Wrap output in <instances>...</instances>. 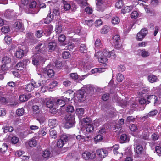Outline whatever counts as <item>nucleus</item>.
Wrapping results in <instances>:
<instances>
[{"label":"nucleus","mask_w":161,"mask_h":161,"mask_svg":"<svg viewBox=\"0 0 161 161\" xmlns=\"http://www.w3.org/2000/svg\"><path fill=\"white\" fill-rule=\"evenodd\" d=\"M45 50L44 45L39 43L34 49L35 54L32 57V64L36 66L42 65L45 61V59L40 53H42Z\"/></svg>","instance_id":"f257e3e1"},{"label":"nucleus","mask_w":161,"mask_h":161,"mask_svg":"<svg viewBox=\"0 0 161 161\" xmlns=\"http://www.w3.org/2000/svg\"><path fill=\"white\" fill-rule=\"evenodd\" d=\"M65 118V121L64 127L66 129H69L74 127L75 123V114H72L66 115Z\"/></svg>","instance_id":"f03ea898"},{"label":"nucleus","mask_w":161,"mask_h":161,"mask_svg":"<svg viewBox=\"0 0 161 161\" xmlns=\"http://www.w3.org/2000/svg\"><path fill=\"white\" fill-rule=\"evenodd\" d=\"M103 55L98 59L99 62L103 63L104 66L106 65V63L108 62L107 58L111 56L110 51L108 50L104 49L103 51Z\"/></svg>","instance_id":"7ed1b4c3"},{"label":"nucleus","mask_w":161,"mask_h":161,"mask_svg":"<svg viewBox=\"0 0 161 161\" xmlns=\"http://www.w3.org/2000/svg\"><path fill=\"white\" fill-rule=\"evenodd\" d=\"M41 86V83L39 82L37 83L36 82L33 81L32 80L31 83L25 86V88L27 91L30 92L34 90L35 88L39 87Z\"/></svg>","instance_id":"20e7f679"},{"label":"nucleus","mask_w":161,"mask_h":161,"mask_svg":"<svg viewBox=\"0 0 161 161\" xmlns=\"http://www.w3.org/2000/svg\"><path fill=\"white\" fill-rule=\"evenodd\" d=\"M51 64H48L46 67L43 68L42 71L45 74H47V75L50 78L52 77L54 75V71L52 69Z\"/></svg>","instance_id":"39448f33"},{"label":"nucleus","mask_w":161,"mask_h":161,"mask_svg":"<svg viewBox=\"0 0 161 161\" xmlns=\"http://www.w3.org/2000/svg\"><path fill=\"white\" fill-rule=\"evenodd\" d=\"M96 156V153L93 152H90L86 151L84 152L82 155L83 158L86 160L93 159L95 158Z\"/></svg>","instance_id":"423d86ee"},{"label":"nucleus","mask_w":161,"mask_h":161,"mask_svg":"<svg viewBox=\"0 0 161 161\" xmlns=\"http://www.w3.org/2000/svg\"><path fill=\"white\" fill-rule=\"evenodd\" d=\"M147 33V30L146 28H144L142 29L137 34L136 37L137 40L141 41L145 37Z\"/></svg>","instance_id":"0eeeda50"},{"label":"nucleus","mask_w":161,"mask_h":161,"mask_svg":"<svg viewBox=\"0 0 161 161\" xmlns=\"http://www.w3.org/2000/svg\"><path fill=\"white\" fill-rule=\"evenodd\" d=\"M4 14L5 17L9 19L15 18L17 15L14 10L9 9L6 10Z\"/></svg>","instance_id":"6e6552de"},{"label":"nucleus","mask_w":161,"mask_h":161,"mask_svg":"<svg viewBox=\"0 0 161 161\" xmlns=\"http://www.w3.org/2000/svg\"><path fill=\"white\" fill-rule=\"evenodd\" d=\"M96 153L98 156L102 158H104L108 155V151L104 149H100L97 150Z\"/></svg>","instance_id":"1a4fd4ad"},{"label":"nucleus","mask_w":161,"mask_h":161,"mask_svg":"<svg viewBox=\"0 0 161 161\" xmlns=\"http://www.w3.org/2000/svg\"><path fill=\"white\" fill-rule=\"evenodd\" d=\"M103 2L99 1H96V9L98 11L103 12L104 10V6Z\"/></svg>","instance_id":"9d476101"},{"label":"nucleus","mask_w":161,"mask_h":161,"mask_svg":"<svg viewBox=\"0 0 161 161\" xmlns=\"http://www.w3.org/2000/svg\"><path fill=\"white\" fill-rule=\"evenodd\" d=\"M48 124L49 126L53 128L58 125V121L55 119H50L48 120Z\"/></svg>","instance_id":"9b49d317"},{"label":"nucleus","mask_w":161,"mask_h":161,"mask_svg":"<svg viewBox=\"0 0 161 161\" xmlns=\"http://www.w3.org/2000/svg\"><path fill=\"white\" fill-rule=\"evenodd\" d=\"M130 130L132 132H131V134L134 136H136L137 135V127L136 125L134 124H132L130 126Z\"/></svg>","instance_id":"f8f14e48"},{"label":"nucleus","mask_w":161,"mask_h":161,"mask_svg":"<svg viewBox=\"0 0 161 161\" xmlns=\"http://www.w3.org/2000/svg\"><path fill=\"white\" fill-rule=\"evenodd\" d=\"M85 91L84 89H81L79 90L77 93V96L78 99L81 101L83 100Z\"/></svg>","instance_id":"ddd939ff"},{"label":"nucleus","mask_w":161,"mask_h":161,"mask_svg":"<svg viewBox=\"0 0 161 161\" xmlns=\"http://www.w3.org/2000/svg\"><path fill=\"white\" fill-rule=\"evenodd\" d=\"M147 104H149L150 102V100L154 101V103L155 104L158 100V97L154 95H149L147 97Z\"/></svg>","instance_id":"4468645a"},{"label":"nucleus","mask_w":161,"mask_h":161,"mask_svg":"<svg viewBox=\"0 0 161 161\" xmlns=\"http://www.w3.org/2000/svg\"><path fill=\"white\" fill-rule=\"evenodd\" d=\"M14 26L16 29L23 30L24 29V26L22 22L19 20L16 21L14 24Z\"/></svg>","instance_id":"2eb2a0df"},{"label":"nucleus","mask_w":161,"mask_h":161,"mask_svg":"<svg viewBox=\"0 0 161 161\" xmlns=\"http://www.w3.org/2000/svg\"><path fill=\"white\" fill-rule=\"evenodd\" d=\"M147 79L149 81L152 83L156 82L158 80L157 76L153 74L149 75Z\"/></svg>","instance_id":"dca6fc26"},{"label":"nucleus","mask_w":161,"mask_h":161,"mask_svg":"<svg viewBox=\"0 0 161 161\" xmlns=\"http://www.w3.org/2000/svg\"><path fill=\"white\" fill-rule=\"evenodd\" d=\"M27 143L29 146L31 147H34L37 144V142L36 140L34 138L30 139Z\"/></svg>","instance_id":"f3484780"},{"label":"nucleus","mask_w":161,"mask_h":161,"mask_svg":"<svg viewBox=\"0 0 161 161\" xmlns=\"http://www.w3.org/2000/svg\"><path fill=\"white\" fill-rule=\"evenodd\" d=\"M42 156L45 158H50L52 156V154L48 150H45L42 152Z\"/></svg>","instance_id":"a211bd4d"},{"label":"nucleus","mask_w":161,"mask_h":161,"mask_svg":"<svg viewBox=\"0 0 161 161\" xmlns=\"http://www.w3.org/2000/svg\"><path fill=\"white\" fill-rule=\"evenodd\" d=\"M57 43L56 42H49L48 44L49 52H51L52 51H53L55 49Z\"/></svg>","instance_id":"6ab92c4d"},{"label":"nucleus","mask_w":161,"mask_h":161,"mask_svg":"<svg viewBox=\"0 0 161 161\" xmlns=\"http://www.w3.org/2000/svg\"><path fill=\"white\" fill-rule=\"evenodd\" d=\"M53 26L52 25H49L45 28L44 34H47L46 36L49 35L52 31Z\"/></svg>","instance_id":"aec40b11"},{"label":"nucleus","mask_w":161,"mask_h":161,"mask_svg":"<svg viewBox=\"0 0 161 161\" xmlns=\"http://www.w3.org/2000/svg\"><path fill=\"white\" fill-rule=\"evenodd\" d=\"M24 51L21 49L17 50L15 53L16 57L19 58H22L24 56Z\"/></svg>","instance_id":"412c9836"},{"label":"nucleus","mask_w":161,"mask_h":161,"mask_svg":"<svg viewBox=\"0 0 161 161\" xmlns=\"http://www.w3.org/2000/svg\"><path fill=\"white\" fill-rule=\"evenodd\" d=\"M26 38L27 39L31 42H34L36 40L33 34L31 33H28L26 34Z\"/></svg>","instance_id":"4be33fe9"},{"label":"nucleus","mask_w":161,"mask_h":161,"mask_svg":"<svg viewBox=\"0 0 161 161\" xmlns=\"http://www.w3.org/2000/svg\"><path fill=\"white\" fill-rule=\"evenodd\" d=\"M31 97V95H22L19 97V100L21 102H25L27 101Z\"/></svg>","instance_id":"5701e85b"},{"label":"nucleus","mask_w":161,"mask_h":161,"mask_svg":"<svg viewBox=\"0 0 161 161\" xmlns=\"http://www.w3.org/2000/svg\"><path fill=\"white\" fill-rule=\"evenodd\" d=\"M137 145L136 148V153L138 154H142L144 152V150L143 147L141 145Z\"/></svg>","instance_id":"b1692460"},{"label":"nucleus","mask_w":161,"mask_h":161,"mask_svg":"<svg viewBox=\"0 0 161 161\" xmlns=\"http://www.w3.org/2000/svg\"><path fill=\"white\" fill-rule=\"evenodd\" d=\"M120 142L121 143L127 142L129 139L127 135L125 134H122L120 136Z\"/></svg>","instance_id":"393cba45"},{"label":"nucleus","mask_w":161,"mask_h":161,"mask_svg":"<svg viewBox=\"0 0 161 161\" xmlns=\"http://www.w3.org/2000/svg\"><path fill=\"white\" fill-rule=\"evenodd\" d=\"M11 58L7 56H5L3 57L2 59V62L3 64H6L10 63L11 62Z\"/></svg>","instance_id":"a878e982"},{"label":"nucleus","mask_w":161,"mask_h":161,"mask_svg":"<svg viewBox=\"0 0 161 161\" xmlns=\"http://www.w3.org/2000/svg\"><path fill=\"white\" fill-rule=\"evenodd\" d=\"M54 15H51L50 13L47 15V17L44 20V23L46 24H48L50 23L53 20Z\"/></svg>","instance_id":"bb28decb"},{"label":"nucleus","mask_w":161,"mask_h":161,"mask_svg":"<svg viewBox=\"0 0 161 161\" xmlns=\"http://www.w3.org/2000/svg\"><path fill=\"white\" fill-rule=\"evenodd\" d=\"M49 133L50 136L53 138L55 139L57 137V134L56 131L52 128L50 129Z\"/></svg>","instance_id":"cd10ccee"},{"label":"nucleus","mask_w":161,"mask_h":161,"mask_svg":"<svg viewBox=\"0 0 161 161\" xmlns=\"http://www.w3.org/2000/svg\"><path fill=\"white\" fill-rule=\"evenodd\" d=\"M110 27L107 25H104L101 29V33L103 34H106L110 30Z\"/></svg>","instance_id":"c85d7f7f"},{"label":"nucleus","mask_w":161,"mask_h":161,"mask_svg":"<svg viewBox=\"0 0 161 161\" xmlns=\"http://www.w3.org/2000/svg\"><path fill=\"white\" fill-rule=\"evenodd\" d=\"M94 129V127L91 124H88L86 126V131L88 133H91L92 132H93Z\"/></svg>","instance_id":"c756f323"},{"label":"nucleus","mask_w":161,"mask_h":161,"mask_svg":"<svg viewBox=\"0 0 161 161\" xmlns=\"http://www.w3.org/2000/svg\"><path fill=\"white\" fill-rule=\"evenodd\" d=\"M81 7L86 6L87 5V3L86 0H75Z\"/></svg>","instance_id":"7c9ffc66"},{"label":"nucleus","mask_w":161,"mask_h":161,"mask_svg":"<svg viewBox=\"0 0 161 161\" xmlns=\"http://www.w3.org/2000/svg\"><path fill=\"white\" fill-rule=\"evenodd\" d=\"M8 149V145L6 143H3L2 147L0 148V153L2 154L5 153Z\"/></svg>","instance_id":"2f4dec72"},{"label":"nucleus","mask_w":161,"mask_h":161,"mask_svg":"<svg viewBox=\"0 0 161 161\" xmlns=\"http://www.w3.org/2000/svg\"><path fill=\"white\" fill-rule=\"evenodd\" d=\"M79 48L80 51L81 53H86L87 52V49L85 44H81L80 45Z\"/></svg>","instance_id":"473e14b6"},{"label":"nucleus","mask_w":161,"mask_h":161,"mask_svg":"<svg viewBox=\"0 0 161 161\" xmlns=\"http://www.w3.org/2000/svg\"><path fill=\"white\" fill-rule=\"evenodd\" d=\"M65 104V101L64 99H58L56 102L57 105L58 106H60V107L64 106Z\"/></svg>","instance_id":"72a5a7b5"},{"label":"nucleus","mask_w":161,"mask_h":161,"mask_svg":"<svg viewBox=\"0 0 161 161\" xmlns=\"http://www.w3.org/2000/svg\"><path fill=\"white\" fill-rule=\"evenodd\" d=\"M140 51L141 52V55L142 57H147L150 55V53L148 51H146L145 49Z\"/></svg>","instance_id":"f704fd0d"},{"label":"nucleus","mask_w":161,"mask_h":161,"mask_svg":"<svg viewBox=\"0 0 161 161\" xmlns=\"http://www.w3.org/2000/svg\"><path fill=\"white\" fill-rule=\"evenodd\" d=\"M41 124L43 123L46 120L45 117L42 115H40L38 116L36 118Z\"/></svg>","instance_id":"c9c22d12"},{"label":"nucleus","mask_w":161,"mask_h":161,"mask_svg":"<svg viewBox=\"0 0 161 161\" xmlns=\"http://www.w3.org/2000/svg\"><path fill=\"white\" fill-rule=\"evenodd\" d=\"M60 140L62 141L64 144L66 143V142L69 140V137L67 136L66 135H62L61 136L60 139Z\"/></svg>","instance_id":"e433bc0d"},{"label":"nucleus","mask_w":161,"mask_h":161,"mask_svg":"<svg viewBox=\"0 0 161 161\" xmlns=\"http://www.w3.org/2000/svg\"><path fill=\"white\" fill-rule=\"evenodd\" d=\"M120 19L118 17L115 16L113 17L111 22L114 25L118 24L120 22Z\"/></svg>","instance_id":"4c0bfd02"},{"label":"nucleus","mask_w":161,"mask_h":161,"mask_svg":"<svg viewBox=\"0 0 161 161\" xmlns=\"http://www.w3.org/2000/svg\"><path fill=\"white\" fill-rule=\"evenodd\" d=\"M120 39V36L119 34H116L113 36V40L114 42H118Z\"/></svg>","instance_id":"58836bf2"},{"label":"nucleus","mask_w":161,"mask_h":161,"mask_svg":"<svg viewBox=\"0 0 161 161\" xmlns=\"http://www.w3.org/2000/svg\"><path fill=\"white\" fill-rule=\"evenodd\" d=\"M25 66L22 61L19 62L16 65V67L19 69V70H20L23 69Z\"/></svg>","instance_id":"ea45409f"},{"label":"nucleus","mask_w":161,"mask_h":161,"mask_svg":"<svg viewBox=\"0 0 161 161\" xmlns=\"http://www.w3.org/2000/svg\"><path fill=\"white\" fill-rule=\"evenodd\" d=\"M1 30L4 33H7L9 31L10 28L8 26L5 25L2 27Z\"/></svg>","instance_id":"a19ab883"},{"label":"nucleus","mask_w":161,"mask_h":161,"mask_svg":"<svg viewBox=\"0 0 161 161\" xmlns=\"http://www.w3.org/2000/svg\"><path fill=\"white\" fill-rule=\"evenodd\" d=\"M16 112L17 115L20 116L23 115L24 112V110L23 108H19L16 110Z\"/></svg>","instance_id":"79ce46f5"},{"label":"nucleus","mask_w":161,"mask_h":161,"mask_svg":"<svg viewBox=\"0 0 161 161\" xmlns=\"http://www.w3.org/2000/svg\"><path fill=\"white\" fill-rule=\"evenodd\" d=\"M84 110L83 108H80L77 109L76 110V113L79 116L82 115L84 113Z\"/></svg>","instance_id":"37998d69"},{"label":"nucleus","mask_w":161,"mask_h":161,"mask_svg":"<svg viewBox=\"0 0 161 161\" xmlns=\"http://www.w3.org/2000/svg\"><path fill=\"white\" fill-rule=\"evenodd\" d=\"M124 3L122 0H119L117 2L116 4V7L118 8H121L123 6Z\"/></svg>","instance_id":"c03bdc74"},{"label":"nucleus","mask_w":161,"mask_h":161,"mask_svg":"<svg viewBox=\"0 0 161 161\" xmlns=\"http://www.w3.org/2000/svg\"><path fill=\"white\" fill-rule=\"evenodd\" d=\"M53 102L50 100H47L46 102V105L47 107L49 108H52L53 106Z\"/></svg>","instance_id":"a18cd8bd"},{"label":"nucleus","mask_w":161,"mask_h":161,"mask_svg":"<svg viewBox=\"0 0 161 161\" xmlns=\"http://www.w3.org/2000/svg\"><path fill=\"white\" fill-rule=\"evenodd\" d=\"M66 110L67 112L72 113L74 111V108L72 105H69L67 107Z\"/></svg>","instance_id":"49530a36"},{"label":"nucleus","mask_w":161,"mask_h":161,"mask_svg":"<svg viewBox=\"0 0 161 161\" xmlns=\"http://www.w3.org/2000/svg\"><path fill=\"white\" fill-rule=\"evenodd\" d=\"M4 41L7 44L9 45L10 44L12 41V39L9 36H5Z\"/></svg>","instance_id":"de8ad7c7"},{"label":"nucleus","mask_w":161,"mask_h":161,"mask_svg":"<svg viewBox=\"0 0 161 161\" xmlns=\"http://www.w3.org/2000/svg\"><path fill=\"white\" fill-rule=\"evenodd\" d=\"M43 32L42 30H37L35 33V36L37 38H40L43 36Z\"/></svg>","instance_id":"09e8293b"},{"label":"nucleus","mask_w":161,"mask_h":161,"mask_svg":"<svg viewBox=\"0 0 161 161\" xmlns=\"http://www.w3.org/2000/svg\"><path fill=\"white\" fill-rule=\"evenodd\" d=\"M124 78V76L120 73H118L116 75V79L119 82H121Z\"/></svg>","instance_id":"8fccbe9b"},{"label":"nucleus","mask_w":161,"mask_h":161,"mask_svg":"<svg viewBox=\"0 0 161 161\" xmlns=\"http://www.w3.org/2000/svg\"><path fill=\"white\" fill-rule=\"evenodd\" d=\"M70 53L68 52L64 51L62 53V57L64 59H67L69 58Z\"/></svg>","instance_id":"3c124183"},{"label":"nucleus","mask_w":161,"mask_h":161,"mask_svg":"<svg viewBox=\"0 0 161 161\" xmlns=\"http://www.w3.org/2000/svg\"><path fill=\"white\" fill-rule=\"evenodd\" d=\"M33 109L34 112L35 114L39 113L41 110V109L37 105H34L33 106Z\"/></svg>","instance_id":"603ef678"},{"label":"nucleus","mask_w":161,"mask_h":161,"mask_svg":"<svg viewBox=\"0 0 161 161\" xmlns=\"http://www.w3.org/2000/svg\"><path fill=\"white\" fill-rule=\"evenodd\" d=\"M138 15L137 11H134L132 12L131 14V17L133 19H136L138 17Z\"/></svg>","instance_id":"864d4df0"},{"label":"nucleus","mask_w":161,"mask_h":161,"mask_svg":"<svg viewBox=\"0 0 161 161\" xmlns=\"http://www.w3.org/2000/svg\"><path fill=\"white\" fill-rule=\"evenodd\" d=\"M109 97L110 94L109 93H106L102 96V99L104 101H106L109 99Z\"/></svg>","instance_id":"5fc2aeb1"},{"label":"nucleus","mask_w":161,"mask_h":161,"mask_svg":"<svg viewBox=\"0 0 161 161\" xmlns=\"http://www.w3.org/2000/svg\"><path fill=\"white\" fill-rule=\"evenodd\" d=\"M58 84V82L57 81H52L49 84L50 88L51 89L57 86Z\"/></svg>","instance_id":"6e6d98bb"},{"label":"nucleus","mask_w":161,"mask_h":161,"mask_svg":"<svg viewBox=\"0 0 161 161\" xmlns=\"http://www.w3.org/2000/svg\"><path fill=\"white\" fill-rule=\"evenodd\" d=\"M75 45L73 43H69L68 46H66V47H67V49L68 50H69L70 51L73 50V48L74 47Z\"/></svg>","instance_id":"4d7b16f0"},{"label":"nucleus","mask_w":161,"mask_h":161,"mask_svg":"<svg viewBox=\"0 0 161 161\" xmlns=\"http://www.w3.org/2000/svg\"><path fill=\"white\" fill-rule=\"evenodd\" d=\"M64 8L65 11H67L71 9V6L68 3H66L63 6Z\"/></svg>","instance_id":"13d9d810"},{"label":"nucleus","mask_w":161,"mask_h":161,"mask_svg":"<svg viewBox=\"0 0 161 161\" xmlns=\"http://www.w3.org/2000/svg\"><path fill=\"white\" fill-rule=\"evenodd\" d=\"M55 30L56 31V32L57 34H59L60 33L62 30V26L61 25H58L57 26H56Z\"/></svg>","instance_id":"bf43d9fd"},{"label":"nucleus","mask_w":161,"mask_h":161,"mask_svg":"<svg viewBox=\"0 0 161 161\" xmlns=\"http://www.w3.org/2000/svg\"><path fill=\"white\" fill-rule=\"evenodd\" d=\"M37 5V3L36 1H32L30 3L29 5V8H35Z\"/></svg>","instance_id":"052dcab7"},{"label":"nucleus","mask_w":161,"mask_h":161,"mask_svg":"<svg viewBox=\"0 0 161 161\" xmlns=\"http://www.w3.org/2000/svg\"><path fill=\"white\" fill-rule=\"evenodd\" d=\"M103 136L99 134L98 135L96 136L95 138V140L97 141H101L103 138Z\"/></svg>","instance_id":"680f3d73"},{"label":"nucleus","mask_w":161,"mask_h":161,"mask_svg":"<svg viewBox=\"0 0 161 161\" xmlns=\"http://www.w3.org/2000/svg\"><path fill=\"white\" fill-rule=\"evenodd\" d=\"M64 144V143H63L62 141H61L60 139H59L57 142V146L59 148L62 147Z\"/></svg>","instance_id":"e2e57ef3"},{"label":"nucleus","mask_w":161,"mask_h":161,"mask_svg":"<svg viewBox=\"0 0 161 161\" xmlns=\"http://www.w3.org/2000/svg\"><path fill=\"white\" fill-rule=\"evenodd\" d=\"M19 141V138L16 136H13L11 139V142L14 144L17 143Z\"/></svg>","instance_id":"0e129e2a"},{"label":"nucleus","mask_w":161,"mask_h":161,"mask_svg":"<svg viewBox=\"0 0 161 161\" xmlns=\"http://www.w3.org/2000/svg\"><path fill=\"white\" fill-rule=\"evenodd\" d=\"M70 76L71 78L74 80L77 79L78 78V75L76 73H71Z\"/></svg>","instance_id":"69168bd1"},{"label":"nucleus","mask_w":161,"mask_h":161,"mask_svg":"<svg viewBox=\"0 0 161 161\" xmlns=\"http://www.w3.org/2000/svg\"><path fill=\"white\" fill-rule=\"evenodd\" d=\"M158 113V111L157 110H153L150 111L148 114L151 117H153L155 116Z\"/></svg>","instance_id":"338daca9"},{"label":"nucleus","mask_w":161,"mask_h":161,"mask_svg":"<svg viewBox=\"0 0 161 161\" xmlns=\"http://www.w3.org/2000/svg\"><path fill=\"white\" fill-rule=\"evenodd\" d=\"M107 132V129L105 128H102L99 131V133L103 136H104Z\"/></svg>","instance_id":"774afa93"}]
</instances>
